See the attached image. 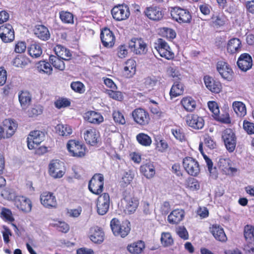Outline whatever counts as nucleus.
<instances>
[{
  "label": "nucleus",
  "mask_w": 254,
  "mask_h": 254,
  "mask_svg": "<svg viewBox=\"0 0 254 254\" xmlns=\"http://www.w3.org/2000/svg\"><path fill=\"white\" fill-rule=\"evenodd\" d=\"M110 227L114 236L122 238L127 236L130 230V223L128 221H120L116 218L111 220Z\"/></svg>",
  "instance_id": "1"
},
{
  "label": "nucleus",
  "mask_w": 254,
  "mask_h": 254,
  "mask_svg": "<svg viewBox=\"0 0 254 254\" xmlns=\"http://www.w3.org/2000/svg\"><path fill=\"white\" fill-rule=\"evenodd\" d=\"M170 14L172 19L180 24L190 23L192 20L190 11L179 6L171 7Z\"/></svg>",
  "instance_id": "2"
},
{
  "label": "nucleus",
  "mask_w": 254,
  "mask_h": 254,
  "mask_svg": "<svg viewBox=\"0 0 254 254\" xmlns=\"http://www.w3.org/2000/svg\"><path fill=\"white\" fill-rule=\"evenodd\" d=\"M66 148L72 157L82 158L85 156L86 148L82 142L75 139H70L66 144Z\"/></svg>",
  "instance_id": "3"
},
{
  "label": "nucleus",
  "mask_w": 254,
  "mask_h": 254,
  "mask_svg": "<svg viewBox=\"0 0 254 254\" xmlns=\"http://www.w3.org/2000/svg\"><path fill=\"white\" fill-rule=\"evenodd\" d=\"M155 49L159 55L168 60H172L175 58V54L172 51L168 44L163 39L159 38L154 44Z\"/></svg>",
  "instance_id": "4"
},
{
  "label": "nucleus",
  "mask_w": 254,
  "mask_h": 254,
  "mask_svg": "<svg viewBox=\"0 0 254 254\" xmlns=\"http://www.w3.org/2000/svg\"><path fill=\"white\" fill-rule=\"evenodd\" d=\"M133 121L138 126L144 127L149 125L150 122V116L148 112L142 108L134 109L131 113Z\"/></svg>",
  "instance_id": "5"
},
{
  "label": "nucleus",
  "mask_w": 254,
  "mask_h": 254,
  "mask_svg": "<svg viewBox=\"0 0 254 254\" xmlns=\"http://www.w3.org/2000/svg\"><path fill=\"white\" fill-rule=\"evenodd\" d=\"M222 139L227 151L230 153L233 152L237 144V137L235 132L231 128H226L222 133Z\"/></svg>",
  "instance_id": "6"
},
{
  "label": "nucleus",
  "mask_w": 254,
  "mask_h": 254,
  "mask_svg": "<svg viewBox=\"0 0 254 254\" xmlns=\"http://www.w3.org/2000/svg\"><path fill=\"white\" fill-rule=\"evenodd\" d=\"M104 176L102 174H94L88 183V189L90 191L96 195L101 194L104 189Z\"/></svg>",
  "instance_id": "7"
},
{
  "label": "nucleus",
  "mask_w": 254,
  "mask_h": 254,
  "mask_svg": "<svg viewBox=\"0 0 254 254\" xmlns=\"http://www.w3.org/2000/svg\"><path fill=\"white\" fill-rule=\"evenodd\" d=\"M183 166L186 172L190 176L196 177L200 173L198 161L191 157H186L183 160Z\"/></svg>",
  "instance_id": "8"
},
{
  "label": "nucleus",
  "mask_w": 254,
  "mask_h": 254,
  "mask_svg": "<svg viewBox=\"0 0 254 254\" xmlns=\"http://www.w3.org/2000/svg\"><path fill=\"white\" fill-rule=\"evenodd\" d=\"M216 69L222 78L231 81L234 77V72L230 65L223 61H218L216 64Z\"/></svg>",
  "instance_id": "9"
},
{
  "label": "nucleus",
  "mask_w": 254,
  "mask_h": 254,
  "mask_svg": "<svg viewBox=\"0 0 254 254\" xmlns=\"http://www.w3.org/2000/svg\"><path fill=\"white\" fill-rule=\"evenodd\" d=\"M111 13L113 18L118 21L126 20L130 15L129 7L125 4L115 6L111 10Z\"/></svg>",
  "instance_id": "10"
},
{
  "label": "nucleus",
  "mask_w": 254,
  "mask_h": 254,
  "mask_svg": "<svg viewBox=\"0 0 254 254\" xmlns=\"http://www.w3.org/2000/svg\"><path fill=\"white\" fill-rule=\"evenodd\" d=\"M44 136V133L42 131H31L27 138L28 148L30 150L36 148L43 141Z\"/></svg>",
  "instance_id": "11"
},
{
  "label": "nucleus",
  "mask_w": 254,
  "mask_h": 254,
  "mask_svg": "<svg viewBox=\"0 0 254 254\" xmlns=\"http://www.w3.org/2000/svg\"><path fill=\"white\" fill-rule=\"evenodd\" d=\"M110 195L105 192L100 194L96 200L97 212L98 214L103 215L107 213L110 206Z\"/></svg>",
  "instance_id": "12"
},
{
  "label": "nucleus",
  "mask_w": 254,
  "mask_h": 254,
  "mask_svg": "<svg viewBox=\"0 0 254 254\" xmlns=\"http://www.w3.org/2000/svg\"><path fill=\"white\" fill-rule=\"evenodd\" d=\"M128 47L136 55H143L147 51V44L142 38H132L129 42Z\"/></svg>",
  "instance_id": "13"
},
{
  "label": "nucleus",
  "mask_w": 254,
  "mask_h": 254,
  "mask_svg": "<svg viewBox=\"0 0 254 254\" xmlns=\"http://www.w3.org/2000/svg\"><path fill=\"white\" fill-rule=\"evenodd\" d=\"M187 125L194 130L201 129L204 126V120L196 114H189L186 116Z\"/></svg>",
  "instance_id": "14"
},
{
  "label": "nucleus",
  "mask_w": 254,
  "mask_h": 254,
  "mask_svg": "<svg viewBox=\"0 0 254 254\" xmlns=\"http://www.w3.org/2000/svg\"><path fill=\"white\" fill-rule=\"evenodd\" d=\"M40 201L44 207L49 209H55L58 206L56 196L50 191H45L40 195Z\"/></svg>",
  "instance_id": "15"
},
{
  "label": "nucleus",
  "mask_w": 254,
  "mask_h": 254,
  "mask_svg": "<svg viewBox=\"0 0 254 254\" xmlns=\"http://www.w3.org/2000/svg\"><path fill=\"white\" fill-rule=\"evenodd\" d=\"M100 39L103 46L107 48H112L115 43V36L108 28H103L100 33Z\"/></svg>",
  "instance_id": "16"
},
{
  "label": "nucleus",
  "mask_w": 254,
  "mask_h": 254,
  "mask_svg": "<svg viewBox=\"0 0 254 254\" xmlns=\"http://www.w3.org/2000/svg\"><path fill=\"white\" fill-rule=\"evenodd\" d=\"M203 81L207 89L212 93L218 94L222 91V84L218 79L206 75L204 76Z\"/></svg>",
  "instance_id": "17"
},
{
  "label": "nucleus",
  "mask_w": 254,
  "mask_h": 254,
  "mask_svg": "<svg viewBox=\"0 0 254 254\" xmlns=\"http://www.w3.org/2000/svg\"><path fill=\"white\" fill-rule=\"evenodd\" d=\"M0 38L4 43L11 42L14 40V30L11 25L4 24L0 26Z\"/></svg>",
  "instance_id": "18"
},
{
  "label": "nucleus",
  "mask_w": 254,
  "mask_h": 254,
  "mask_svg": "<svg viewBox=\"0 0 254 254\" xmlns=\"http://www.w3.org/2000/svg\"><path fill=\"white\" fill-rule=\"evenodd\" d=\"M83 136L87 144L94 146L99 141L100 135L95 128L90 127L84 131Z\"/></svg>",
  "instance_id": "19"
},
{
  "label": "nucleus",
  "mask_w": 254,
  "mask_h": 254,
  "mask_svg": "<svg viewBox=\"0 0 254 254\" xmlns=\"http://www.w3.org/2000/svg\"><path fill=\"white\" fill-rule=\"evenodd\" d=\"M144 13L146 16L153 21L161 20L164 16L162 9L157 6L151 5L146 7Z\"/></svg>",
  "instance_id": "20"
},
{
  "label": "nucleus",
  "mask_w": 254,
  "mask_h": 254,
  "mask_svg": "<svg viewBox=\"0 0 254 254\" xmlns=\"http://www.w3.org/2000/svg\"><path fill=\"white\" fill-rule=\"evenodd\" d=\"M63 163L57 160H53L49 165V174L54 178H61L64 172L62 170Z\"/></svg>",
  "instance_id": "21"
},
{
  "label": "nucleus",
  "mask_w": 254,
  "mask_h": 254,
  "mask_svg": "<svg viewBox=\"0 0 254 254\" xmlns=\"http://www.w3.org/2000/svg\"><path fill=\"white\" fill-rule=\"evenodd\" d=\"M124 200L125 202V212L128 214L133 213L138 206V199L128 194L125 195Z\"/></svg>",
  "instance_id": "22"
},
{
  "label": "nucleus",
  "mask_w": 254,
  "mask_h": 254,
  "mask_svg": "<svg viewBox=\"0 0 254 254\" xmlns=\"http://www.w3.org/2000/svg\"><path fill=\"white\" fill-rule=\"evenodd\" d=\"M237 64L242 71H247L252 67L253 59L249 54L243 53L239 56Z\"/></svg>",
  "instance_id": "23"
},
{
  "label": "nucleus",
  "mask_w": 254,
  "mask_h": 254,
  "mask_svg": "<svg viewBox=\"0 0 254 254\" xmlns=\"http://www.w3.org/2000/svg\"><path fill=\"white\" fill-rule=\"evenodd\" d=\"M104 232L101 228L94 226L90 229L89 238L93 243L101 244L104 241Z\"/></svg>",
  "instance_id": "24"
},
{
  "label": "nucleus",
  "mask_w": 254,
  "mask_h": 254,
  "mask_svg": "<svg viewBox=\"0 0 254 254\" xmlns=\"http://www.w3.org/2000/svg\"><path fill=\"white\" fill-rule=\"evenodd\" d=\"M139 171L140 174L147 179H152L156 174L154 163L151 161L142 164L140 166Z\"/></svg>",
  "instance_id": "25"
},
{
  "label": "nucleus",
  "mask_w": 254,
  "mask_h": 254,
  "mask_svg": "<svg viewBox=\"0 0 254 254\" xmlns=\"http://www.w3.org/2000/svg\"><path fill=\"white\" fill-rule=\"evenodd\" d=\"M17 208L24 213L29 212L32 208L31 201L25 196H17Z\"/></svg>",
  "instance_id": "26"
},
{
  "label": "nucleus",
  "mask_w": 254,
  "mask_h": 254,
  "mask_svg": "<svg viewBox=\"0 0 254 254\" xmlns=\"http://www.w3.org/2000/svg\"><path fill=\"white\" fill-rule=\"evenodd\" d=\"M218 167L227 175H232L237 172L236 168L231 166V161L229 158H220L218 162Z\"/></svg>",
  "instance_id": "27"
},
{
  "label": "nucleus",
  "mask_w": 254,
  "mask_h": 254,
  "mask_svg": "<svg viewBox=\"0 0 254 254\" xmlns=\"http://www.w3.org/2000/svg\"><path fill=\"white\" fill-rule=\"evenodd\" d=\"M55 129L57 134L65 139L68 138L73 131L71 127L67 124H59Z\"/></svg>",
  "instance_id": "28"
},
{
  "label": "nucleus",
  "mask_w": 254,
  "mask_h": 254,
  "mask_svg": "<svg viewBox=\"0 0 254 254\" xmlns=\"http://www.w3.org/2000/svg\"><path fill=\"white\" fill-rule=\"evenodd\" d=\"M145 249V244L143 241L137 240L128 244L127 249L131 254H141Z\"/></svg>",
  "instance_id": "29"
},
{
  "label": "nucleus",
  "mask_w": 254,
  "mask_h": 254,
  "mask_svg": "<svg viewBox=\"0 0 254 254\" xmlns=\"http://www.w3.org/2000/svg\"><path fill=\"white\" fill-rule=\"evenodd\" d=\"M84 118L89 123L95 125H99L104 121V118L101 113L94 111L85 113Z\"/></svg>",
  "instance_id": "30"
},
{
  "label": "nucleus",
  "mask_w": 254,
  "mask_h": 254,
  "mask_svg": "<svg viewBox=\"0 0 254 254\" xmlns=\"http://www.w3.org/2000/svg\"><path fill=\"white\" fill-rule=\"evenodd\" d=\"M185 211L182 209H176L173 210L168 216V221L172 224H178L183 220Z\"/></svg>",
  "instance_id": "31"
},
{
  "label": "nucleus",
  "mask_w": 254,
  "mask_h": 254,
  "mask_svg": "<svg viewBox=\"0 0 254 254\" xmlns=\"http://www.w3.org/2000/svg\"><path fill=\"white\" fill-rule=\"evenodd\" d=\"M136 67V62L133 59H129L125 63L123 72L127 77H132L135 74Z\"/></svg>",
  "instance_id": "32"
},
{
  "label": "nucleus",
  "mask_w": 254,
  "mask_h": 254,
  "mask_svg": "<svg viewBox=\"0 0 254 254\" xmlns=\"http://www.w3.org/2000/svg\"><path fill=\"white\" fill-rule=\"evenodd\" d=\"M210 231L216 240L221 242H225L227 240V236L223 229L216 224L212 225Z\"/></svg>",
  "instance_id": "33"
},
{
  "label": "nucleus",
  "mask_w": 254,
  "mask_h": 254,
  "mask_svg": "<svg viewBox=\"0 0 254 254\" xmlns=\"http://www.w3.org/2000/svg\"><path fill=\"white\" fill-rule=\"evenodd\" d=\"M34 34L41 40L46 41L50 38V33L47 27L43 25L36 26L34 30Z\"/></svg>",
  "instance_id": "34"
},
{
  "label": "nucleus",
  "mask_w": 254,
  "mask_h": 254,
  "mask_svg": "<svg viewBox=\"0 0 254 254\" xmlns=\"http://www.w3.org/2000/svg\"><path fill=\"white\" fill-rule=\"evenodd\" d=\"M54 50L57 56L64 61H69L72 57V54L69 50L61 45H57Z\"/></svg>",
  "instance_id": "35"
},
{
  "label": "nucleus",
  "mask_w": 254,
  "mask_h": 254,
  "mask_svg": "<svg viewBox=\"0 0 254 254\" xmlns=\"http://www.w3.org/2000/svg\"><path fill=\"white\" fill-rule=\"evenodd\" d=\"M242 48L241 41L239 38H233L229 40L227 45V52L233 54L239 52Z\"/></svg>",
  "instance_id": "36"
},
{
  "label": "nucleus",
  "mask_w": 254,
  "mask_h": 254,
  "mask_svg": "<svg viewBox=\"0 0 254 254\" xmlns=\"http://www.w3.org/2000/svg\"><path fill=\"white\" fill-rule=\"evenodd\" d=\"M184 85L180 81H175L172 85L169 95L171 99L178 97L184 93Z\"/></svg>",
  "instance_id": "37"
},
{
  "label": "nucleus",
  "mask_w": 254,
  "mask_h": 254,
  "mask_svg": "<svg viewBox=\"0 0 254 254\" xmlns=\"http://www.w3.org/2000/svg\"><path fill=\"white\" fill-rule=\"evenodd\" d=\"M184 109L187 112H193L196 108V101L190 96L183 97L180 102Z\"/></svg>",
  "instance_id": "38"
},
{
  "label": "nucleus",
  "mask_w": 254,
  "mask_h": 254,
  "mask_svg": "<svg viewBox=\"0 0 254 254\" xmlns=\"http://www.w3.org/2000/svg\"><path fill=\"white\" fill-rule=\"evenodd\" d=\"M18 100L21 107L25 109L27 108L31 102V95L27 91H22L18 95Z\"/></svg>",
  "instance_id": "39"
},
{
  "label": "nucleus",
  "mask_w": 254,
  "mask_h": 254,
  "mask_svg": "<svg viewBox=\"0 0 254 254\" xmlns=\"http://www.w3.org/2000/svg\"><path fill=\"white\" fill-rule=\"evenodd\" d=\"M154 145L155 149L160 152H165L168 147L167 142L160 134L155 136Z\"/></svg>",
  "instance_id": "40"
},
{
  "label": "nucleus",
  "mask_w": 254,
  "mask_h": 254,
  "mask_svg": "<svg viewBox=\"0 0 254 254\" xmlns=\"http://www.w3.org/2000/svg\"><path fill=\"white\" fill-rule=\"evenodd\" d=\"M3 126L4 131L5 130L6 132V138H9L14 134L15 131V129L14 128L15 123L11 119H5L3 122Z\"/></svg>",
  "instance_id": "41"
},
{
  "label": "nucleus",
  "mask_w": 254,
  "mask_h": 254,
  "mask_svg": "<svg viewBox=\"0 0 254 254\" xmlns=\"http://www.w3.org/2000/svg\"><path fill=\"white\" fill-rule=\"evenodd\" d=\"M232 108L237 114L240 117H244L247 114V109L245 104L241 101H234L232 103Z\"/></svg>",
  "instance_id": "42"
},
{
  "label": "nucleus",
  "mask_w": 254,
  "mask_h": 254,
  "mask_svg": "<svg viewBox=\"0 0 254 254\" xmlns=\"http://www.w3.org/2000/svg\"><path fill=\"white\" fill-rule=\"evenodd\" d=\"M63 60L60 57L54 55H51L49 57L50 64L55 68L60 70H63L65 68V64Z\"/></svg>",
  "instance_id": "43"
},
{
  "label": "nucleus",
  "mask_w": 254,
  "mask_h": 254,
  "mask_svg": "<svg viewBox=\"0 0 254 254\" xmlns=\"http://www.w3.org/2000/svg\"><path fill=\"white\" fill-rule=\"evenodd\" d=\"M159 83V77L155 76H148L143 80V86L150 90L153 89V87Z\"/></svg>",
  "instance_id": "44"
},
{
  "label": "nucleus",
  "mask_w": 254,
  "mask_h": 254,
  "mask_svg": "<svg viewBox=\"0 0 254 254\" xmlns=\"http://www.w3.org/2000/svg\"><path fill=\"white\" fill-rule=\"evenodd\" d=\"M136 139L138 143L143 146H149L152 143L151 137L145 133H138L136 136Z\"/></svg>",
  "instance_id": "45"
},
{
  "label": "nucleus",
  "mask_w": 254,
  "mask_h": 254,
  "mask_svg": "<svg viewBox=\"0 0 254 254\" xmlns=\"http://www.w3.org/2000/svg\"><path fill=\"white\" fill-rule=\"evenodd\" d=\"M28 51L29 55L35 58L39 57L42 53L41 46L36 43L31 44L28 48Z\"/></svg>",
  "instance_id": "46"
},
{
  "label": "nucleus",
  "mask_w": 254,
  "mask_h": 254,
  "mask_svg": "<svg viewBox=\"0 0 254 254\" xmlns=\"http://www.w3.org/2000/svg\"><path fill=\"white\" fill-rule=\"evenodd\" d=\"M161 243L164 247L171 246L174 244V240L169 232H163L160 239Z\"/></svg>",
  "instance_id": "47"
},
{
  "label": "nucleus",
  "mask_w": 254,
  "mask_h": 254,
  "mask_svg": "<svg viewBox=\"0 0 254 254\" xmlns=\"http://www.w3.org/2000/svg\"><path fill=\"white\" fill-rule=\"evenodd\" d=\"M30 64V60L24 54L17 55V67L25 68Z\"/></svg>",
  "instance_id": "48"
},
{
  "label": "nucleus",
  "mask_w": 254,
  "mask_h": 254,
  "mask_svg": "<svg viewBox=\"0 0 254 254\" xmlns=\"http://www.w3.org/2000/svg\"><path fill=\"white\" fill-rule=\"evenodd\" d=\"M185 186L191 190H196L199 189L200 185L198 181L195 178L189 177L185 182Z\"/></svg>",
  "instance_id": "49"
},
{
  "label": "nucleus",
  "mask_w": 254,
  "mask_h": 254,
  "mask_svg": "<svg viewBox=\"0 0 254 254\" xmlns=\"http://www.w3.org/2000/svg\"><path fill=\"white\" fill-rule=\"evenodd\" d=\"M211 19L213 24L217 27L224 26L228 21L227 18L223 15H213Z\"/></svg>",
  "instance_id": "50"
},
{
  "label": "nucleus",
  "mask_w": 254,
  "mask_h": 254,
  "mask_svg": "<svg viewBox=\"0 0 254 254\" xmlns=\"http://www.w3.org/2000/svg\"><path fill=\"white\" fill-rule=\"evenodd\" d=\"M37 67L40 72H43L47 74H51L52 72L53 69L51 67V64L45 61H40Z\"/></svg>",
  "instance_id": "51"
},
{
  "label": "nucleus",
  "mask_w": 254,
  "mask_h": 254,
  "mask_svg": "<svg viewBox=\"0 0 254 254\" xmlns=\"http://www.w3.org/2000/svg\"><path fill=\"white\" fill-rule=\"evenodd\" d=\"M70 88L75 92L79 94H83L85 91V85L79 81H72L70 83Z\"/></svg>",
  "instance_id": "52"
},
{
  "label": "nucleus",
  "mask_w": 254,
  "mask_h": 254,
  "mask_svg": "<svg viewBox=\"0 0 254 254\" xmlns=\"http://www.w3.org/2000/svg\"><path fill=\"white\" fill-rule=\"evenodd\" d=\"M244 235L247 241H252L254 239V226L247 225L244 227Z\"/></svg>",
  "instance_id": "53"
},
{
  "label": "nucleus",
  "mask_w": 254,
  "mask_h": 254,
  "mask_svg": "<svg viewBox=\"0 0 254 254\" xmlns=\"http://www.w3.org/2000/svg\"><path fill=\"white\" fill-rule=\"evenodd\" d=\"M70 104V101L68 99L64 97L59 98L54 102L55 106L58 109L69 107Z\"/></svg>",
  "instance_id": "54"
},
{
  "label": "nucleus",
  "mask_w": 254,
  "mask_h": 254,
  "mask_svg": "<svg viewBox=\"0 0 254 254\" xmlns=\"http://www.w3.org/2000/svg\"><path fill=\"white\" fill-rule=\"evenodd\" d=\"M114 122L119 125H125L126 123L123 114L119 110H115L112 114Z\"/></svg>",
  "instance_id": "55"
},
{
  "label": "nucleus",
  "mask_w": 254,
  "mask_h": 254,
  "mask_svg": "<svg viewBox=\"0 0 254 254\" xmlns=\"http://www.w3.org/2000/svg\"><path fill=\"white\" fill-rule=\"evenodd\" d=\"M60 17L61 20L65 23H73V14L67 11H61L60 13Z\"/></svg>",
  "instance_id": "56"
},
{
  "label": "nucleus",
  "mask_w": 254,
  "mask_h": 254,
  "mask_svg": "<svg viewBox=\"0 0 254 254\" xmlns=\"http://www.w3.org/2000/svg\"><path fill=\"white\" fill-rule=\"evenodd\" d=\"M243 128L248 134H254V123L244 120L243 123Z\"/></svg>",
  "instance_id": "57"
},
{
  "label": "nucleus",
  "mask_w": 254,
  "mask_h": 254,
  "mask_svg": "<svg viewBox=\"0 0 254 254\" xmlns=\"http://www.w3.org/2000/svg\"><path fill=\"white\" fill-rule=\"evenodd\" d=\"M171 132L174 137L181 141L185 140V135L183 130L180 127H176L171 129Z\"/></svg>",
  "instance_id": "58"
},
{
  "label": "nucleus",
  "mask_w": 254,
  "mask_h": 254,
  "mask_svg": "<svg viewBox=\"0 0 254 254\" xmlns=\"http://www.w3.org/2000/svg\"><path fill=\"white\" fill-rule=\"evenodd\" d=\"M0 216L6 221L13 222L14 220L10 210L5 207L2 208Z\"/></svg>",
  "instance_id": "59"
},
{
  "label": "nucleus",
  "mask_w": 254,
  "mask_h": 254,
  "mask_svg": "<svg viewBox=\"0 0 254 254\" xmlns=\"http://www.w3.org/2000/svg\"><path fill=\"white\" fill-rule=\"evenodd\" d=\"M43 107L40 105H35L28 111L29 117H34L41 115L43 112Z\"/></svg>",
  "instance_id": "60"
},
{
  "label": "nucleus",
  "mask_w": 254,
  "mask_h": 254,
  "mask_svg": "<svg viewBox=\"0 0 254 254\" xmlns=\"http://www.w3.org/2000/svg\"><path fill=\"white\" fill-rule=\"evenodd\" d=\"M114 89L107 90V94L114 100L121 101L124 99L123 93L119 91H114Z\"/></svg>",
  "instance_id": "61"
},
{
  "label": "nucleus",
  "mask_w": 254,
  "mask_h": 254,
  "mask_svg": "<svg viewBox=\"0 0 254 254\" xmlns=\"http://www.w3.org/2000/svg\"><path fill=\"white\" fill-rule=\"evenodd\" d=\"M162 36L168 39L173 40L176 36V33L174 30L171 28L164 27L161 30Z\"/></svg>",
  "instance_id": "62"
},
{
  "label": "nucleus",
  "mask_w": 254,
  "mask_h": 254,
  "mask_svg": "<svg viewBox=\"0 0 254 254\" xmlns=\"http://www.w3.org/2000/svg\"><path fill=\"white\" fill-rule=\"evenodd\" d=\"M57 227V229L62 233H66L69 229L68 225L64 222L59 221L58 223L55 224Z\"/></svg>",
  "instance_id": "63"
},
{
  "label": "nucleus",
  "mask_w": 254,
  "mask_h": 254,
  "mask_svg": "<svg viewBox=\"0 0 254 254\" xmlns=\"http://www.w3.org/2000/svg\"><path fill=\"white\" fill-rule=\"evenodd\" d=\"M204 143L208 148L213 149L216 148V143L211 136L206 135L204 139Z\"/></svg>",
  "instance_id": "64"
}]
</instances>
